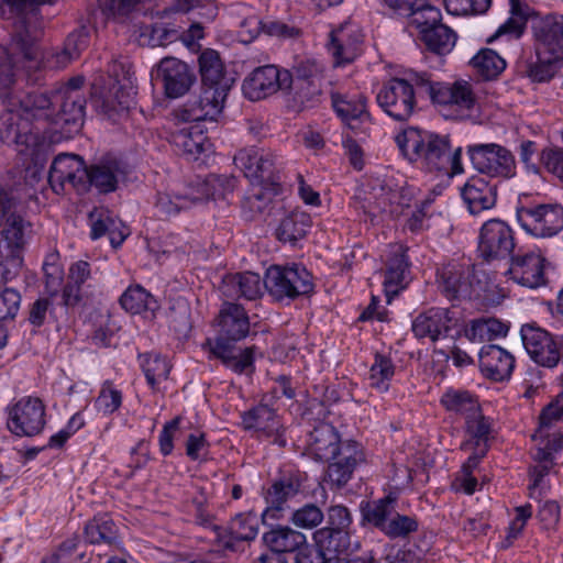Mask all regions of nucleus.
I'll return each instance as SVG.
<instances>
[{
  "label": "nucleus",
  "instance_id": "obj_1",
  "mask_svg": "<svg viewBox=\"0 0 563 563\" xmlns=\"http://www.w3.org/2000/svg\"><path fill=\"white\" fill-rule=\"evenodd\" d=\"M82 85L84 77L77 76L51 93L30 92L18 99L33 133L46 141L44 133L52 126H69V132L78 130L86 108Z\"/></svg>",
  "mask_w": 563,
  "mask_h": 563
},
{
  "label": "nucleus",
  "instance_id": "obj_2",
  "mask_svg": "<svg viewBox=\"0 0 563 563\" xmlns=\"http://www.w3.org/2000/svg\"><path fill=\"white\" fill-rule=\"evenodd\" d=\"M13 68L14 63L9 53L0 47V98L8 100L11 107L0 113V145L4 142L13 143L18 153L34 165L43 164L49 144L33 133L31 123L24 118L18 99L8 91L14 82Z\"/></svg>",
  "mask_w": 563,
  "mask_h": 563
},
{
  "label": "nucleus",
  "instance_id": "obj_3",
  "mask_svg": "<svg viewBox=\"0 0 563 563\" xmlns=\"http://www.w3.org/2000/svg\"><path fill=\"white\" fill-rule=\"evenodd\" d=\"M218 325L219 336L213 343L208 341L212 356L234 373L253 372L255 347L239 349L230 344L246 338L250 332L245 309L238 303L225 302L219 312Z\"/></svg>",
  "mask_w": 563,
  "mask_h": 563
},
{
  "label": "nucleus",
  "instance_id": "obj_4",
  "mask_svg": "<svg viewBox=\"0 0 563 563\" xmlns=\"http://www.w3.org/2000/svg\"><path fill=\"white\" fill-rule=\"evenodd\" d=\"M396 140L400 151L410 162L420 163L429 170H446L452 166L456 172L461 147L452 151L448 136L409 128Z\"/></svg>",
  "mask_w": 563,
  "mask_h": 563
},
{
  "label": "nucleus",
  "instance_id": "obj_5",
  "mask_svg": "<svg viewBox=\"0 0 563 563\" xmlns=\"http://www.w3.org/2000/svg\"><path fill=\"white\" fill-rule=\"evenodd\" d=\"M264 286L276 300L295 299L313 289L310 273L301 265H273L265 274Z\"/></svg>",
  "mask_w": 563,
  "mask_h": 563
},
{
  "label": "nucleus",
  "instance_id": "obj_6",
  "mask_svg": "<svg viewBox=\"0 0 563 563\" xmlns=\"http://www.w3.org/2000/svg\"><path fill=\"white\" fill-rule=\"evenodd\" d=\"M473 167L489 177L510 179L517 173L514 154L497 143H476L467 146Z\"/></svg>",
  "mask_w": 563,
  "mask_h": 563
},
{
  "label": "nucleus",
  "instance_id": "obj_7",
  "mask_svg": "<svg viewBox=\"0 0 563 563\" xmlns=\"http://www.w3.org/2000/svg\"><path fill=\"white\" fill-rule=\"evenodd\" d=\"M31 235L32 224L20 213L0 216V254L13 266H22Z\"/></svg>",
  "mask_w": 563,
  "mask_h": 563
},
{
  "label": "nucleus",
  "instance_id": "obj_8",
  "mask_svg": "<svg viewBox=\"0 0 563 563\" xmlns=\"http://www.w3.org/2000/svg\"><path fill=\"white\" fill-rule=\"evenodd\" d=\"M46 424V407L42 399L25 396L8 408L7 426L16 437H35Z\"/></svg>",
  "mask_w": 563,
  "mask_h": 563
},
{
  "label": "nucleus",
  "instance_id": "obj_9",
  "mask_svg": "<svg viewBox=\"0 0 563 563\" xmlns=\"http://www.w3.org/2000/svg\"><path fill=\"white\" fill-rule=\"evenodd\" d=\"M228 91L220 88H200L198 96L188 99L175 110L174 115L178 122L192 123L199 121H216L221 114Z\"/></svg>",
  "mask_w": 563,
  "mask_h": 563
},
{
  "label": "nucleus",
  "instance_id": "obj_10",
  "mask_svg": "<svg viewBox=\"0 0 563 563\" xmlns=\"http://www.w3.org/2000/svg\"><path fill=\"white\" fill-rule=\"evenodd\" d=\"M87 166L76 154L62 153L57 155L49 168L48 181L56 194L65 192L68 188L78 194L86 192Z\"/></svg>",
  "mask_w": 563,
  "mask_h": 563
},
{
  "label": "nucleus",
  "instance_id": "obj_11",
  "mask_svg": "<svg viewBox=\"0 0 563 563\" xmlns=\"http://www.w3.org/2000/svg\"><path fill=\"white\" fill-rule=\"evenodd\" d=\"M517 220L533 236H553L563 229V207L558 203L521 207L517 210Z\"/></svg>",
  "mask_w": 563,
  "mask_h": 563
},
{
  "label": "nucleus",
  "instance_id": "obj_12",
  "mask_svg": "<svg viewBox=\"0 0 563 563\" xmlns=\"http://www.w3.org/2000/svg\"><path fill=\"white\" fill-rule=\"evenodd\" d=\"M376 99L379 107L398 121L408 120L417 104L412 85L400 78H391L385 82Z\"/></svg>",
  "mask_w": 563,
  "mask_h": 563
},
{
  "label": "nucleus",
  "instance_id": "obj_13",
  "mask_svg": "<svg viewBox=\"0 0 563 563\" xmlns=\"http://www.w3.org/2000/svg\"><path fill=\"white\" fill-rule=\"evenodd\" d=\"M516 246L512 229L499 219L486 221L478 238V252L486 261L511 256Z\"/></svg>",
  "mask_w": 563,
  "mask_h": 563
},
{
  "label": "nucleus",
  "instance_id": "obj_14",
  "mask_svg": "<svg viewBox=\"0 0 563 563\" xmlns=\"http://www.w3.org/2000/svg\"><path fill=\"white\" fill-rule=\"evenodd\" d=\"M291 76L287 70H280L274 65L254 69L244 79L243 92L252 101L261 100L278 91L290 88Z\"/></svg>",
  "mask_w": 563,
  "mask_h": 563
},
{
  "label": "nucleus",
  "instance_id": "obj_15",
  "mask_svg": "<svg viewBox=\"0 0 563 563\" xmlns=\"http://www.w3.org/2000/svg\"><path fill=\"white\" fill-rule=\"evenodd\" d=\"M520 332L527 353L537 364L549 368L558 365L561 349L549 332L529 324L523 325Z\"/></svg>",
  "mask_w": 563,
  "mask_h": 563
},
{
  "label": "nucleus",
  "instance_id": "obj_16",
  "mask_svg": "<svg viewBox=\"0 0 563 563\" xmlns=\"http://www.w3.org/2000/svg\"><path fill=\"white\" fill-rule=\"evenodd\" d=\"M301 489V476L296 473L283 474L275 479L264 493L266 508L262 514V520L266 525L268 520H279L286 509V503L294 498Z\"/></svg>",
  "mask_w": 563,
  "mask_h": 563
},
{
  "label": "nucleus",
  "instance_id": "obj_17",
  "mask_svg": "<svg viewBox=\"0 0 563 563\" xmlns=\"http://www.w3.org/2000/svg\"><path fill=\"white\" fill-rule=\"evenodd\" d=\"M329 521L331 526L317 530L313 538L316 543L340 554L349 547L346 528L352 522L350 511L344 506H333L329 509Z\"/></svg>",
  "mask_w": 563,
  "mask_h": 563
},
{
  "label": "nucleus",
  "instance_id": "obj_18",
  "mask_svg": "<svg viewBox=\"0 0 563 563\" xmlns=\"http://www.w3.org/2000/svg\"><path fill=\"white\" fill-rule=\"evenodd\" d=\"M363 34L352 23H344L329 34L328 51L335 66L352 63L361 53Z\"/></svg>",
  "mask_w": 563,
  "mask_h": 563
},
{
  "label": "nucleus",
  "instance_id": "obj_19",
  "mask_svg": "<svg viewBox=\"0 0 563 563\" xmlns=\"http://www.w3.org/2000/svg\"><path fill=\"white\" fill-rule=\"evenodd\" d=\"M510 279L529 289H537L547 284L545 258L534 252L511 257L507 271Z\"/></svg>",
  "mask_w": 563,
  "mask_h": 563
},
{
  "label": "nucleus",
  "instance_id": "obj_20",
  "mask_svg": "<svg viewBox=\"0 0 563 563\" xmlns=\"http://www.w3.org/2000/svg\"><path fill=\"white\" fill-rule=\"evenodd\" d=\"M538 55L563 56V15L549 14L533 24Z\"/></svg>",
  "mask_w": 563,
  "mask_h": 563
},
{
  "label": "nucleus",
  "instance_id": "obj_21",
  "mask_svg": "<svg viewBox=\"0 0 563 563\" xmlns=\"http://www.w3.org/2000/svg\"><path fill=\"white\" fill-rule=\"evenodd\" d=\"M329 462L327 472L329 482L333 486L342 487L351 479L356 466L364 462V453L358 443L345 441Z\"/></svg>",
  "mask_w": 563,
  "mask_h": 563
},
{
  "label": "nucleus",
  "instance_id": "obj_22",
  "mask_svg": "<svg viewBox=\"0 0 563 563\" xmlns=\"http://www.w3.org/2000/svg\"><path fill=\"white\" fill-rule=\"evenodd\" d=\"M156 78L163 81L165 93L169 98L185 95L194 80L187 64L175 57L161 59L156 68Z\"/></svg>",
  "mask_w": 563,
  "mask_h": 563
},
{
  "label": "nucleus",
  "instance_id": "obj_23",
  "mask_svg": "<svg viewBox=\"0 0 563 563\" xmlns=\"http://www.w3.org/2000/svg\"><path fill=\"white\" fill-rule=\"evenodd\" d=\"M124 176L122 163L115 157L107 156L87 167L86 192L90 187L96 188L100 194L115 191Z\"/></svg>",
  "mask_w": 563,
  "mask_h": 563
},
{
  "label": "nucleus",
  "instance_id": "obj_24",
  "mask_svg": "<svg viewBox=\"0 0 563 563\" xmlns=\"http://www.w3.org/2000/svg\"><path fill=\"white\" fill-rule=\"evenodd\" d=\"M332 106L336 114L355 133H365L371 117L366 111L365 98L361 95L352 97L332 93Z\"/></svg>",
  "mask_w": 563,
  "mask_h": 563
},
{
  "label": "nucleus",
  "instance_id": "obj_25",
  "mask_svg": "<svg viewBox=\"0 0 563 563\" xmlns=\"http://www.w3.org/2000/svg\"><path fill=\"white\" fill-rule=\"evenodd\" d=\"M217 541L228 550H234L235 541L254 540L258 532V518L254 514L236 515L227 529L214 526Z\"/></svg>",
  "mask_w": 563,
  "mask_h": 563
},
{
  "label": "nucleus",
  "instance_id": "obj_26",
  "mask_svg": "<svg viewBox=\"0 0 563 563\" xmlns=\"http://www.w3.org/2000/svg\"><path fill=\"white\" fill-rule=\"evenodd\" d=\"M233 161L245 177L252 180L271 179L273 176L275 158L271 153L255 147L243 148L235 154Z\"/></svg>",
  "mask_w": 563,
  "mask_h": 563
},
{
  "label": "nucleus",
  "instance_id": "obj_27",
  "mask_svg": "<svg viewBox=\"0 0 563 563\" xmlns=\"http://www.w3.org/2000/svg\"><path fill=\"white\" fill-rule=\"evenodd\" d=\"M170 143L175 151L188 161H196L206 152L210 143L198 125L187 123L170 133Z\"/></svg>",
  "mask_w": 563,
  "mask_h": 563
},
{
  "label": "nucleus",
  "instance_id": "obj_28",
  "mask_svg": "<svg viewBox=\"0 0 563 563\" xmlns=\"http://www.w3.org/2000/svg\"><path fill=\"white\" fill-rule=\"evenodd\" d=\"M450 310L444 308H432L420 313L412 322V332L416 338H429L437 341L448 334L452 328L453 318Z\"/></svg>",
  "mask_w": 563,
  "mask_h": 563
},
{
  "label": "nucleus",
  "instance_id": "obj_29",
  "mask_svg": "<svg viewBox=\"0 0 563 563\" xmlns=\"http://www.w3.org/2000/svg\"><path fill=\"white\" fill-rule=\"evenodd\" d=\"M478 358L482 373L496 382L509 378L515 367L514 356L494 344L483 346Z\"/></svg>",
  "mask_w": 563,
  "mask_h": 563
},
{
  "label": "nucleus",
  "instance_id": "obj_30",
  "mask_svg": "<svg viewBox=\"0 0 563 563\" xmlns=\"http://www.w3.org/2000/svg\"><path fill=\"white\" fill-rule=\"evenodd\" d=\"M462 197L472 214L489 210L496 205L497 188L482 177H471L462 188Z\"/></svg>",
  "mask_w": 563,
  "mask_h": 563
},
{
  "label": "nucleus",
  "instance_id": "obj_31",
  "mask_svg": "<svg viewBox=\"0 0 563 563\" xmlns=\"http://www.w3.org/2000/svg\"><path fill=\"white\" fill-rule=\"evenodd\" d=\"M242 424L245 430L254 431L258 437H280L282 424L278 417L266 404H260L243 412Z\"/></svg>",
  "mask_w": 563,
  "mask_h": 563
},
{
  "label": "nucleus",
  "instance_id": "obj_32",
  "mask_svg": "<svg viewBox=\"0 0 563 563\" xmlns=\"http://www.w3.org/2000/svg\"><path fill=\"white\" fill-rule=\"evenodd\" d=\"M15 49L20 52L23 58L30 63H42L45 68L62 69L68 66L75 58L64 48L62 51L46 54L40 59V51L34 41L29 36L18 34L13 43Z\"/></svg>",
  "mask_w": 563,
  "mask_h": 563
},
{
  "label": "nucleus",
  "instance_id": "obj_33",
  "mask_svg": "<svg viewBox=\"0 0 563 563\" xmlns=\"http://www.w3.org/2000/svg\"><path fill=\"white\" fill-rule=\"evenodd\" d=\"M433 99L439 103L456 107L461 111H471L477 106V96L473 85L466 80L440 87L438 90L431 88Z\"/></svg>",
  "mask_w": 563,
  "mask_h": 563
},
{
  "label": "nucleus",
  "instance_id": "obj_34",
  "mask_svg": "<svg viewBox=\"0 0 563 563\" xmlns=\"http://www.w3.org/2000/svg\"><path fill=\"white\" fill-rule=\"evenodd\" d=\"M201 86L209 88L231 89L233 79L225 76L224 66L217 51L206 49L199 56Z\"/></svg>",
  "mask_w": 563,
  "mask_h": 563
},
{
  "label": "nucleus",
  "instance_id": "obj_35",
  "mask_svg": "<svg viewBox=\"0 0 563 563\" xmlns=\"http://www.w3.org/2000/svg\"><path fill=\"white\" fill-rule=\"evenodd\" d=\"M340 437L334 427L321 423L309 433L310 453L319 461H330L341 450Z\"/></svg>",
  "mask_w": 563,
  "mask_h": 563
},
{
  "label": "nucleus",
  "instance_id": "obj_36",
  "mask_svg": "<svg viewBox=\"0 0 563 563\" xmlns=\"http://www.w3.org/2000/svg\"><path fill=\"white\" fill-rule=\"evenodd\" d=\"M440 287L449 299L471 296L470 269L461 264H449L440 273Z\"/></svg>",
  "mask_w": 563,
  "mask_h": 563
},
{
  "label": "nucleus",
  "instance_id": "obj_37",
  "mask_svg": "<svg viewBox=\"0 0 563 563\" xmlns=\"http://www.w3.org/2000/svg\"><path fill=\"white\" fill-rule=\"evenodd\" d=\"M262 278L252 272L228 275L223 279L222 292L228 297L254 300L262 294Z\"/></svg>",
  "mask_w": 563,
  "mask_h": 563
},
{
  "label": "nucleus",
  "instance_id": "obj_38",
  "mask_svg": "<svg viewBox=\"0 0 563 563\" xmlns=\"http://www.w3.org/2000/svg\"><path fill=\"white\" fill-rule=\"evenodd\" d=\"M263 542L274 553L296 552L306 544V536L288 526H276L263 534Z\"/></svg>",
  "mask_w": 563,
  "mask_h": 563
},
{
  "label": "nucleus",
  "instance_id": "obj_39",
  "mask_svg": "<svg viewBox=\"0 0 563 563\" xmlns=\"http://www.w3.org/2000/svg\"><path fill=\"white\" fill-rule=\"evenodd\" d=\"M235 178L225 175H209L206 179L189 185V190L194 192L196 203L209 199L225 198L235 188Z\"/></svg>",
  "mask_w": 563,
  "mask_h": 563
},
{
  "label": "nucleus",
  "instance_id": "obj_40",
  "mask_svg": "<svg viewBox=\"0 0 563 563\" xmlns=\"http://www.w3.org/2000/svg\"><path fill=\"white\" fill-rule=\"evenodd\" d=\"M407 271L408 260L406 250L401 245H397L390 252V257L387 261V269L384 279L387 297L397 295L399 289L404 288Z\"/></svg>",
  "mask_w": 563,
  "mask_h": 563
},
{
  "label": "nucleus",
  "instance_id": "obj_41",
  "mask_svg": "<svg viewBox=\"0 0 563 563\" xmlns=\"http://www.w3.org/2000/svg\"><path fill=\"white\" fill-rule=\"evenodd\" d=\"M196 205L194 192L189 186L180 190L168 189L158 192L155 201V209L162 217H173L183 210H187Z\"/></svg>",
  "mask_w": 563,
  "mask_h": 563
},
{
  "label": "nucleus",
  "instance_id": "obj_42",
  "mask_svg": "<svg viewBox=\"0 0 563 563\" xmlns=\"http://www.w3.org/2000/svg\"><path fill=\"white\" fill-rule=\"evenodd\" d=\"M117 67L118 65H113L112 70H110L114 77V82L110 89V96L113 100H108L107 103L112 110L119 112L130 109L134 103V96L136 92L129 71H123V77L120 78L117 73ZM120 68L124 70L122 65H120Z\"/></svg>",
  "mask_w": 563,
  "mask_h": 563
},
{
  "label": "nucleus",
  "instance_id": "obj_43",
  "mask_svg": "<svg viewBox=\"0 0 563 563\" xmlns=\"http://www.w3.org/2000/svg\"><path fill=\"white\" fill-rule=\"evenodd\" d=\"M310 227V216L302 210H294L280 220L276 235L279 241L295 243L306 235Z\"/></svg>",
  "mask_w": 563,
  "mask_h": 563
},
{
  "label": "nucleus",
  "instance_id": "obj_44",
  "mask_svg": "<svg viewBox=\"0 0 563 563\" xmlns=\"http://www.w3.org/2000/svg\"><path fill=\"white\" fill-rule=\"evenodd\" d=\"M85 538L90 544L117 545L118 529L108 515L96 516L87 522Z\"/></svg>",
  "mask_w": 563,
  "mask_h": 563
},
{
  "label": "nucleus",
  "instance_id": "obj_45",
  "mask_svg": "<svg viewBox=\"0 0 563 563\" xmlns=\"http://www.w3.org/2000/svg\"><path fill=\"white\" fill-rule=\"evenodd\" d=\"M395 373L396 367L391 358L377 353L369 368L367 378L369 387L378 393L388 391Z\"/></svg>",
  "mask_w": 563,
  "mask_h": 563
},
{
  "label": "nucleus",
  "instance_id": "obj_46",
  "mask_svg": "<svg viewBox=\"0 0 563 563\" xmlns=\"http://www.w3.org/2000/svg\"><path fill=\"white\" fill-rule=\"evenodd\" d=\"M395 510L396 499L391 496H386L362 506L363 519L379 529L382 532L387 526L390 517H393Z\"/></svg>",
  "mask_w": 563,
  "mask_h": 563
},
{
  "label": "nucleus",
  "instance_id": "obj_47",
  "mask_svg": "<svg viewBox=\"0 0 563 563\" xmlns=\"http://www.w3.org/2000/svg\"><path fill=\"white\" fill-rule=\"evenodd\" d=\"M507 332L508 327L494 318L472 320L465 329L466 338L473 342L492 341L506 335Z\"/></svg>",
  "mask_w": 563,
  "mask_h": 563
},
{
  "label": "nucleus",
  "instance_id": "obj_48",
  "mask_svg": "<svg viewBox=\"0 0 563 563\" xmlns=\"http://www.w3.org/2000/svg\"><path fill=\"white\" fill-rule=\"evenodd\" d=\"M421 40L430 51L439 55H445L455 46L457 35L451 27L440 23L430 30L423 31Z\"/></svg>",
  "mask_w": 563,
  "mask_h": 563
},
{
  "label": "nucleus",
  "instance_id": "obj_49",
  "mask_svg": "<svg viewBox=\"0 0 563 563\" xmlns=\"http://www.w3.org/2000/svg\"><path fill=\"white\" fill-rule=\"evenodd\" d=\"M10 269H4L0 278V322L13 321L20 310L21 294L11 287H3L12 279Z\"/></svg>",
  "mask_w": 563,
  "mask_h": 563
},
{
  "label": "nucleus",
  "instance_id": "obj_50",
  "mask_svg": "<svg viewBox=\"0 0 563 563\" xmlns=\"http://www.w3.org/2000/svg\"><path fill=\"white\" fill-rule=\"evenodd\" d=\"M441 405L450 412L464 416L466 419L476 413L478 404L474 396L466 390L448 389L440 399Z\"/></svg>",
  "mask_w": 563,
  "mask_h": 563
},
{
  "label": "nucleus",
  "instance_id": "obj_51",
  "mask_svg": "<svg viewBox=\"0 0 563 563\" xmlns=\"http://www.w3.org/2000/svg\"><path fill=\"white\" fill-rule=\"evenodd\" d=\"M471 64L476 73L486 80L497 78L506 68L505 59L490 48L479 51L471 59Z\"/></svg>",
  "mask_w": 563,
  "mask_h": 563
},
{
  "label": "nucleus",
  "instance_id": "obj_52",
  "mask_svg": "<svg viewBox=\"0 0 563 563\" xmlns=\"http://www.w3.org/2000/svg\"><path fill=\"white\" fill-rule=\"evenodd\" d=\"M140 365L147 384L153 389H156L162 382L166 380L170 372L168 361L159 354L146 353L140 355Z\"/></svg>",
  "mask_w": 563,
  "mask_h": 563
},
{
  "label": "nucleus",
  "instance_id": "obj_53",
  "mask_svg": "<svg viewBox=\"0 0 563 563\" xmlns=\"http://www.w3.org/2000/svg\"><path fill=\"white\" fill-rule=\"evenodd\" d=\"M466 429L467 433L471 437L470 441H466L462 444V449L467 451L472 446H483L487 445L489 440V435L492 433V420L489 418L484 417L479 412V408L476 410V413L473 412L466 419Z\"/></svg>",
  "mask_w": 563,
  "mask_h": 563
},
{
  "label": "nucleus",
  "instance_id": "obj_54",
  "mask_svg": "<svg viewBox=\"0 0 563 563\" xmlns=\"http://www.w3.org/2000/svg\"><path fill=\"white\" fill-rule=\"evenodd\" d=\"M121 307L130 313H141L145 310L154 311L156 300L142 286L129 287L120 297Z\"/></svg>",
  "mask_w": 563,
  "mask_h": 563
},
{
  "label": "nucleus",
  "instance_id": "obj_55",
  "mask_svg": "<svg viewBox=\"0 0 563 563\" xmlns=\"http://www.w3.org/2000/svg\"><path fill=\"white\" fill-rule=\"evenodd\" d=\"M52 2L53 0H0V16L23 24L25 15L35 7Z\"/></svg>",
  "mask_w": 563,
  "mask_h": 563
},
{
  "label": "nucleus",
  "instance_id": "obj_56",
  "mask_svg": "<svg viewBox=\"0 0 563 563\" xmlns=\"http://www.w3.org/2000/svg\"><path fill=\"white\" fill-rule=\"evenodd\" d=\"M510 16L509 19L499 26L498 34H510L515 37H519L526 26L528 8L522 4L520 0H509Z\"/></svg>",
  "mask_w": 563,
  "mask_h": 563
},
{
  "label": "nucleus",
  "instance_id": "obj_57",
  "mask_svg": "<svg viewBox=\"0 0 563 563\" xmlns=\"http://www.w3.org/2000/svg\"><path fill=\"white\" fill-rule=\"evenodd\" d=\"M177 32L163 24L145 25L141 29L140 42L151 47L166 46L177 38Z\"/></svg>",
  "mask_w": 563,
  "mask_h": 563
},
{
  "label": "nucleus",
  "instance_id": "obj_58",
  "mask_svg": "<svg viewBox=\"0 0 563 563\" xmlns=\"http://www.w3.org/2000/svg\"><path fill=\"white\" fill-rule=\"evenodd\" d=\"M407 18L411 19V24L419 30L421 36L423 35V31L430 30L441 23L440 10L428 4L427 0H424L421 8H412V13Z\"/></svg>",
  "mask_w": 563,
  "mask_h": 563
},
{
  "label": "nucleus",
  "instance_id": "obj_59",
  "mask_svg": "<svg viewBox=\"0 0 563 563\" xmlns=\"http://www.w3.org/2000/svg\"><path fill=\"white\" fill-rule=\"evenodd\" d=\"M490 3L492 0H444L446 11L453 15L482 14Z\"/></svg>",
  "mask_w": 563,
  "mask_h": 563
},
{
  "label": "nucleus",
  "instance_id": "obj_60",
  "mask_svg": "<svg viewBox=\"0 0 563 563\" xmlns=\"http://www.w3.org/2000/svg\"><path fill=\"white\" fill-rule=\"evenodd\" d=\"M89 218L91 222L90 236L92 240L101 238L115 225L121 224L115 220L112 212L107 209H95L90 212Z\"/></svg>",
  "mask_w": 563,
  "mask_h": 563
},
{
  "label": "nucleus",
  "instance_id": "obj_61",
  "mask_svg": "<svg viewBox=\"0 0 563 563\" xmlns=\"http://www.w3.org/2000/svg\"><path fill=\"white\" fill-rule=\"evenodd\" d=\"M122 404V394L110 382H106L96 399V407L104 415L113 413Z\"/></svg>",
  "mask_w": 563,
  "mask_h": 563
},
{
  "label": "nucleus",
  "instance_id": "obj_62",
  "mask_svg": "<svg viewBox=\"0 0 563 563\" xmlns=\"http://www.w3.org/2000/svg\"><path fill=\"white\" fill-rule=\"evenodd\" d=\"M417 528L418 522L413 517L399 515L395 510L383 532L389 538H404L416 531Z\"/></svg>",
  "mask_w": 563,
  "mask_h": 563
},
{
  "label": "nucleus",
  "instance_id": "obj_63",
  "mask_svg": "<svg viewBox=\"0 0 563 563\" xmlns=\"http://www.w3.org/2000/svg\"><path fill=\"white\" fill-rule=\"evenodd\" d=\"M290 520L297 527L312 529L322 522L323 512L318 506L313 504H307L303 507L292 511Z\"/></svg>",
  "mask_w": 563,
  "mask_h": 563
},
{
  "label": "nucleus",
  "instance_id": "obj_64",
  "mask_svg": "<svg viewBox=\"0 0 563 563\" xmlns=\"http://www.w3.org/2000/svg\"><path fill=\"white\" fill-rule=\"evenodd\" d=\"M540 161L544 168L563 183V148L545 147L541 151Z\"/></svg>",
  "mask_w": 563,
  "mask_h": 563
}]
</instances>
